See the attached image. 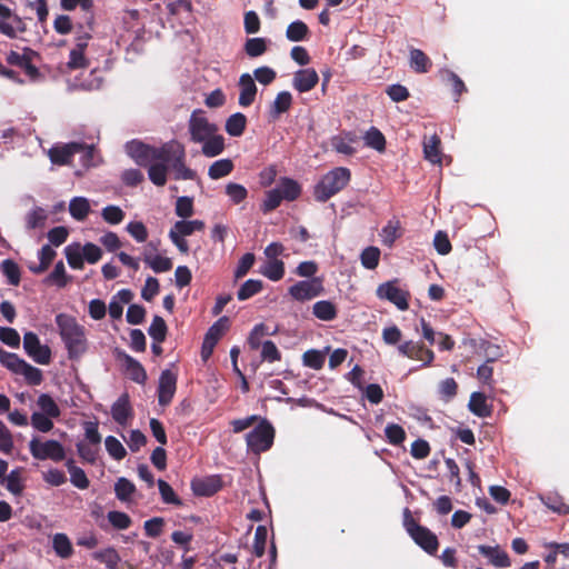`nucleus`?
<instances>
[{
  "label": "nucleus",
  "mask_w": 569,
  "mask_h": 569,
  "mask_svg": "<svg viewBox=\"0 0 569 569\" xmlns=\"http://www.w3.org/2000/svg\"><path fill=\"white\" fill-rule=\"evenodd\" d=\"M83 429L84 440L77 442V452L83 462L94 465L100 452V443L102 439L98 429V422L86 421L83 423Z\"/></svg>",
  "instance_id": "obj_5"
},
{
  "label": "nucleus",
  "mask_w": 569,
  "mask_h": 569,
  "mask_svg": "<svg viewBox=\"0 0 569 569\" xmlns=\"http://www.w3.org/2000/svg\"><path fill=\"white\" fill-rule=\"evenodd\" d=\"M283 196V199L288 201H295L301 194L300 184L290 178H282L278 188Z\"/></svg>",
  "instance_id": "obj_47"
},
{
  "label": "nucleus",
  "mask_w": 569,
  "mask_h": 569,
  "mask_svg": "<svg viewBox=\"0 0 569 569\" xmlns=\"http://www.w3.org/2000/svg\"><path fill=\"white\" fill-rule=\"evenodd\" d=\"M244 51L250 58L260 57L267 51V40L264 38L247 39Z\"/></svg>",
  "instance_id": "obj_57"
},
{
  "label": "nucleus",
  "mask_w": 569,
  "mask_h": 569,
  "mask_svg": "<svg viewBox=\"0 0 569 569\" xmlns=\"http://www.w3.org/2000/svg\"><path fill=\"white\" fill-rule=\"evenodd\" d=\"M104 447L110 457L114 460H122L127 456V450L123 445L113 436H108L104 439Z\"/></svg>",
  "instance_id": "obj_56"
},
{
  "label": "nucleus",
  "mask_w": 569,
  "mask_h": 569,
  "mask_svg": "<svg viewBox=\"0 0 569 569\" xmlns=\"http://www.w3.org/2000/svg\"><path fill=\"white\" fill-rule=\"evenodd\" d=\"M268 335V328L263 323L254 326L248 338L250 351L254 352L261 348L260 356H279L276 345L271 340H263Z\"/></svg>",
  "instance_id": "obj_14"
},
{
  "label": "nucleus",
  "mask_w": 569,
  "mask_h": 569,
  "mask_svg": "<svg viewBox=\"0 0 569 569\" xmlns=\"http://www.w3.org/2000/svg\"><path fill=\"white\" fill-rule=\"evenodd\" d=\"M167 323L160 316H154L148 329L149 336L156 342H163L167 337Z\"/></svg>",
  "instance_id": "obj_51"
},
{
  "label": "nucleus",
  "mask_w": 569,
  "mask_h": 569,
  "mask_svg": "<svg viewBox=\"0 0 569 569\" xmlns=\"http://www.w3.org/2000/svg\"><path fill=\"white\" fill-rule=\"evenodd\" d=\"M37 405L40 409V413L47 415L52 419L60 417L61 411L59 406L48 393H41L38 397Z\"/></svg>",
  "instance_id": "obj_43"
},
{
  "label": "nucleus",
  "mask_w": 569,
  "mask_h": 569,
  "mask_svg": "<svg viewBox=\"0 0 569 569\" xmlns=\"http://www.w3.org/2000/svg\"><path fill=\"white\" fill-rule=\"evenodd\" d=\"M60 6L66 11H72L77 7H80L81 10H83L87 13H90L88 24H89V28L91 29L92 21H93V16L91 12V10L93 8V0H60Z\"/></svg>",
  "instance_id": "obj_50"
},
{
  "label": "nucleus",
  "mask_w": 569,
  "mask_h": 569,
  "mask_svg": "<svg viewBox=\"0 0 569 569\" xmlns=\"http://www.w3.org/2000/svg\"><path fill=\"white\" fill-rule=\"evenodd\" d=\"M90 211L89 201L82 197H76L70 201L69 212L78 221L84 220Z\"/></svg>",
  "instance_id": "obj_44"
},
{
  "label": "nucleus",
  "mask_w": 569,
  "mask_h": 569,
  "mask_svg": "<svg viewBox=\"0 0 569 569\" xmlns=\"http://www.w3.org/2000/svg\"><path fill=\"white\" fill-rule=\"evenodd\" d=\"M64 254L68 264L76 270H81L84 267V259L80 250V244H69L64 248Z\"/></svg>",
  "instance_id": "obj_52"
},
{
  "label": "nucleus",
  "mask_w": 569,
  "mask_h": 569,
  "mask_svg": "<svg viewBox=\"0 0 569 569\" xmlns=\"http://www.w3.org/2000/svg\"><path fill=\"white\" fill-rule=\"evenodd\" d=\"M128 233L138 242H144L148 239V229L141 221H131L127 224Z\"/></svg>",
  "instance_id": "obj_64"
},
{
  "label": "nucleus",
  "mask_w": 569,
  "mask_h": 569,
  "mask_svg": "<svg viewBox=\"0 0 569 569\" xmlns=\"http://www.w3.org/2000/svg\"><path fill=\"white\" fill-rule=\"evenodd\" d=\"M48 282L56 283L59 288H63L68 283V277L63 261H58L52 272L47 278Z\"/></svg>",
  "instance_id": "obj_62"
},
{
  "label": "nucleus",
  "mask_w": 569,
  "mask_h": 569,
  "mask_svg": "<svg viewBox=\"0 0 569 569\" xmlns=\"http://www.w3.org/2000/svg\"><path fill=\"white\" fill-rule=\"evenodd\" d=\"M29 450L31 456L38 460H53L61 461L66 457V451L63 446L57 440H46L41 441L39 438L34 437L29 442Z\"/></svg>",
  "instance_id": "obj_7"
},
{
  "label": "nucleus",
  "mask_w": 569,
  "mask_h": 569,
  "mask_svg": "<svg viewBox=\"0 0 569 569\" xmlns=\"http://www.w3.org/2000/svg\"><path fill=\"white\" fill-rule=\"evenodd\" d=\"M380 260V249L373 246L367 247L360 254V261L363 268L373 270L378 267Z\"/></svg>",
  "instance_id": "obj_54"
},
{
  "label": "nucleus",
  "mask_w": 569,
  "mask_h": 569,
  "mask_svg": "<svg viewBox=\"0 0 569 569\" xmlns=\"http://www.w3.org/2000/svg\"><path fill=\"white\" fill-rule=\"evenodd\" d=\"M312 313L322 321H331L337 317V307L329 300H321L313 305Z\"/></svg>",
  "instance_id": "obj_39"
},
{
  "label": "nucleus",
  "mask_w": 569,
  "mask_h": 569,
  "mask_svg": "<svg viewBox=\"0 0 569 569\" xmlns=\"http://www.w3.org/2000/svg\"><path fill=\"white\" fill-rule=\"evenodd\" d=\"M478 551L483 557L488 558L489 562L497 568H508L511 566L508 553L499 546L479 545Z\"/></svg>",
  "instance_id": "obj_23"
},
{
  "label": "nucleus",
  "mask_w": 569,
  "mask_h": 569,
  "mask_svg": "<svg viewBox=\"0 0 569 569\" xmlns=\"http://www.w3.org/2000/svg\"><path fill=\"white\" fill-rule=\"evenodd\" d=\"M82 147L80 142H70L63 146H56L49 150V157L52 163L58 166H66L71 163L76 153L80 152Z\"/></svg>",
  "instance_id": "obj_18"
},
{
  "label": "nucleus",
  "mask_w": 569,
  "mask_h": 569,
  "mask_svg": "<svg viewBox=\"0 0 569 569\" xmlns=\"http://www.w3.org/2000/svg\"><path fill=\"white\" fill-rule=\"evenodd\" d=\"M234 164L231 159H220L210 164L208 176L212 180H218L229 176L233 171Z\"/></svg>",
  "instance_id": "obj_37"
},
{
  "label": "nucleus",
  "mask_w": 569,
  "mask_h": 569,
  "mask_svg": "<svg viewBox=\"0 0 569 569\" xmlns=\"http://www.w3.org/2000/svg\"><path fill=\"white\" fill-rule=\"evenodd\" d=\"M26 29L22 18L8 6L0 2V33L9 39H16Z\"/></svg>",
  "instance_id": "obj_11"
},
{
  "label": "nucleus",
  "mask_w": 569,
  "mask_h": 569,
  "mask_svg": "<svg viewBox=\"0 0 569 569\" xmlns=\"http://www.w3.org/2000/svg\"><path fill=\"white\" fill-rule=\"evenodd\" d=\"M405 526L410 537L426 552L430 555L437 552L439 546L437 536L432 533L428 528L418 525L412 519L408 509L405 510Z\"/></svg>",
  "instance_id": "obj_6"
},
{
  "label": "nucleus",
  "mask_w": 569,
  "mask_h": 569,
  "mask_svg": "<svg viewBox=\"0 0 569 569\" xmlns=\"http://www.w3.org/2000/svg\"><path fill=\"white\" fill-rule=\"evenodd\" d=\"M273 437L274 430L271 425L261 422L247 435V446L252 452L260 453L271 447Z\"/></svg>",
  "instance_id": "obj_9"
},
{
  "label": "nucleus",
  "mask_w": 569,
  "mask_h": 569,
  "mask_svg": "<svg viewBox=\"0 0 569 569\" xmlns=\"http://www.w3.org/2000/svg\"><path fill=\"white\" fill-rule=\"evenodd\" d=\"M0 270L11 286H18L21 281V272L17 262L6 259L0 264Z\"/></svg>",
  "instance_id": "obj_48"
},
{
  "label": "nucleus",
  "mask_w": 569,
  "mask_h": 569,
  "mask_svg": "<svg viewBox=\"0 0 569 569\" xmlns=\"http://www.w3.org/2000/svg\"><path fill=\"white\" fill-rule=\"evenodd\" d=\"M421 330L423 338L429 342V345L438 346L439 351L451 350L455 345V341L450 336L442 332H436L423 318L421 319Z\"/></svg>",
  "instance_id": "obj_19"
},
{
  "label": "nucleus",
  "mask_w": 569,
  "mask_h": 569,
  "mask_svg": "<svg viewBox=\"0 0 569 569\" xmlns=\"http://www.w3.org/2000/svg\"><path fill=\"white\" fill-rule=\"evenodd\" d=\"M158 488H159V492L161 495V499H162V501L164 503L174 505V506H181L182 505V501L176 495L174 490L172 489V487L168 482H166L162 479H159L158 480Z\"/></svg>",
  "instance_id": "obj_59"
},
{
  "label": "nucleus",
  "mask_w": 569,
  "mask_h": 569,
  "mask_svg": "<svg viewBox=\"0 0 569 569\" xmlns=\"http://www.w3.org/2000/svg\"><path fill=\"white\" fill-rule=\"evenodd\" d=\"M318 81L319 76L315 69H300L293 76L292 86L298 92L302 93L312 90Z\"/></svg>",
  "instance_id": "obj_21"
},
{
  "label": "nucleus",
  "mask_w": 569,
  "mask_h": 569,
  "mask_svg": "<svg viewBox=\"0 0 569 569\" xmlns=\"http://www.w3.org/2000/svg\"><path fill=\"white\" fill-rule=\"evenodd\" d=\"M263 289V283L258 279H249L244 281L237 292L239 301H244L258 295Z\"/></svg>",
  "instance_id": "obj_45"
},
{
  "label": "nucleus",
  "mask_w": 569,
  "mask_h": 569,
  "mask_svg": "<svg viewBox=\"0 0 569 569\" xmlns=\"http://www.w3.org/2000/svg\"><path fill=\"white\" fill-rule=\"evenodd\" d=\"M33 54L34 52L29 48H26L23 53L10 51L7 54V62L10 66H16L23 69L26 74L30 79L34 80L39 76V70L31 61Z\"/></svg>",
  "instance_id": "obj_17"
},
{
  "label": "nucleus",
  "mask_w": 569,
  "mask_h": 569,
  "mask_svg": "<svg viewBox=\"0 0 569 569\" xmlns=\"http://www.w3.org/2000/svg\"><path fill=\"white\" fill-rule=\"evenodd\" d=\"M52 547L54 552L63 559L71 557L73 553L71 541L66 533H56L52 538Z\"/></svg>",
  "instance_id": "obj_42"
},
{
  "label": "nucleus",
  "mask_w": 569,
  "mask_h": 569,
  "mask_svg": "<svg viewBox=\"0 0 569 569\" xmlns=\"http://www.w3.org/2000/svg\"><path fill=\"white\" fill-rule=\"evenodd\" d=\"M178 375L171 369L161 372L158 385V400L161 406H168L177 389Z\"/></svg>",
  "instance_id": "obj_16"
},
{
  "label": "nucleus",
  "mask_w": 569,
  "mask_h": 569,
  "mask_svg": "<svg viewBox=\"0 0 569 569\" xmlns=\"http://www.w3.org/2000/svg\"><path fill=\"white\" fill-rule=\"evenodd\" d=\"M48 219L47 211L41 207H36L26 217V226L29 230L42 228Z\"/></svg>",
  "instance_id": "obj_53"
},
{
  "label": "nucleus",
  "mask_w": 569,
  "mask_h": 569,
  "mask_svg": "<svg viewBox=\"0 0 569 569\" xmlns=\"http://www.w3.org/2000/svg\"><path fill=\"white\" fill-rule=\"evenodd\" d=\"M283 200V196L278 188L267 191L263 203L261 204V210L263 213H268L277 209L281 201Z\"/></svg>",
  "instance_id": "obj_60"
},
{
  "label": "nucleus",
  "mask_w": 569,
  "mask_h": 569,
  "mask_svg": "<svg viewBox=\"0 0 569 569\" xmlns=\"http://www.w3.org/2000/svg\"><path fill=\"white\" fill-rule=\"evenodd\" d=\"M56 325L69 356H80L88 351L86 328L74 317L59 313L56 316Z\"/></svg>",
  "instance_id": "obj_3"
},
{
  "label": "nucleus",
  "mask_w": 569,
  "mask_h": 569,
  "mask_svg": "<svg viewBox=\"0 0 569 569\" xmlns=\"http://www.w3.org/2000/svg\"><path fill=\"white\" fill-rule=\"evenodd\" d=\"M111 416L113 420L124 427L129 423V421L133 417V410L130 405V399L128 393L121 395L117 401L111 407Z\"/></svg>",
  "instance_id": "obj_20"
},
{
  "label": "nucleus",
  "mask_w": 569,
  "mask_h": 569,
  "mask_svg": "<svg viewBox=\"0 0 569 569\" xmlns=\"http://www.w3.org/2000/svg\"><path fill=\"white\" fill-rule=\"evenodd\" d=\"M206 224L202 220H179L177 221L173 227L170 229L173 232L182 236L188 237L191 236L196 231H202L204 229Z\"/></svg>",
  "instance_id": "obj_38"
},
{
  "label": "nucleus",
  "mask_w": 569,
  "mask_h": 569,
  "mask_svg": "<svg viewBox=\"0 0 569 569\" xmlns=\"http://www.w3.org/2000/svg\"><path fill=\"white\" fill-rule=\"evenodd\" d=\"M228 328L229 319L227 317H221L208 329L202 342L201 356H212L216 345L222 338Z\"/></svg>",
  "instance_id": "obj_15"
},
{
  "label": "nucleus",
  "mask_w": 569,
  "mask_h": 569,
  "mask_svg": "<svg viewBox=\"0 0 569 569\" xmlns=\"http://www.w3.org/2000/svg\"><path fill=\"white\" fill-rule=\"evenodd\" d=\"M409 59L411 69L417 73H427L432 67L430 58L420 49L412 48Z\"/></svg>",
  "instance_id": "obj_29"
},
{
  "label": "nucleus",
  "mask_w": 569,
  "mask_h": 569,
  "mask_svg": "<svg viewBox=\"0 0 569 569\" xmlns=\"http://www.w3.org/2000/svg\"><path fill=\"white\" fill-rule=\"evenodd\" d=\"M469 410L480 417L486 418L491 415V407L487 403V398L482 392H472L468 403Z\"/></svg>",
  "instance_id": "obj_31"
},
{
  "label": "nucleus",
  "mask_w": 569,
  "mask_h": 569,
  "mask_svg": "<svg viewBox=\"0 0 569 569\" xmlns=\"http://www.w3.org/2000/svg\"><path fill=\"white\" fill-rule=\"evenodd\" d=\"M143 261L156 272V273H160V272H167L169 270L172 269V261L170 258L168 257H162V256H159V254H156V256H152L151 253H149L147 251V249L144 250V253H143Z\"/></svg>",
  "instance_id": "obj_36"
},
{
  "label": "nucleus",
  "mask_w": 569,
  "mask_h": 569,
  "mask_svg": "<svg viewBox=\"0 0 569 569\" xmlns=\"http://www.w3.org/2000/svg\"><path fill=\"white\" fill-rule=\"evenodd\" d=\"M176 214L182 219L190 218L193 210V199L187 196L179 197L176 201Z\"/></svg>",
  "instance_id": "obj_61"
},
{
  "label": "nucleus",
  "mask_w": 569,
  "mask_h": 569,
  "mask_svg": "<svg viewBox=\"0 0 569 569\" xmlns=\"http://www.w3.org/2000/svg\"><path fill=\"white\" fill-rule=\"evenodd\" d=\"M134 491V485L127 478H119L114 485L116 496L121 501H128Z\"/></svg>",
  "instance_id": "obj_58"
},
{
  "label": "nucleus",
  "mask_w": 569,
  "mask_h": 569,
  "mask_svg": "<svg viewBox=\"0 0 569 569\" xmlns=\"http://www.w3.org/2000/svg\"><path fill=\"white\" fill-rule=\"evenodd\" d=\"M247 127V117L241 112L231 114L224 124L227 133L231 137H240Z\"/></svg>",
  "instance_id": "obj_33"
},
{
  "label": "nucleus",
  "mask_w": 569,
  "mask_h": 569,
  "mask_svg": "<svg viewBox=\"0 0 569 569\" xmlns=\"http://www.w3.org/2000/svg\"><path fill=\"white\" fill-rule=\"evenodd\" d=\"M309 36V27L301 20H296L289 23L286 30V38L291 42L305 41Z\"/></svg>",
  "instance_id": "obj_32"
},
{
  "label": "nucleus",
  "mask_w": 569,
  "mask_h": 569,
  "mask_svg": "<svg viewBox=\"0 0 569 569\" xmlns=\"http://www.w3.org/2000/svg\"><path fill=\"white\" fill-rule=\"evenodd\" d=\"M93 559L104 563L109 569H119L120 556L114 548H106L94 551Z\"/></svg>",
  "instance_id": "obj_41"
},
{
  "label": "nucleus",
  "mask_w": 569,
  "mask_h": 569,
  "mask_svg": "<svg viewBox=\"0 0 569 569\" xmlns=\"http://www.w3.org/2000/svg\"><path fill=\"white\" fill-rule=\"evenodd\" d=\"M147 167L150 181L157 187H163L167 183L168 170H171L168 161L156 160Z\"/></svg>",
  "instance_id": "obj_25"
},
{
  "label": "nucleus",
  "mask_w": 569,
  "mask_h": 569,
  "mask_svg": "<svg viewBox=\"0 0 569 569\" xmlns=\"http://www.w3.org/2000/svg\"><path fill=\"white\" fill-rule=\"evenodd\" d=\"M56 256L57 253L51 246L44 244L39 251V264L29 266V270L34 274L43 273L49 268Z\"/></svg>",
  "instance_id": "obj_35"
},
{
  "label": "nucleus",
  "mask_w": 569,
  "mask_h": 569,
  "mask_svg": "<svg viewBox=\"0 0 569 569\" xmlns=\"http://www.w3.org/2000/svg\"><path fill=\"white\" fill-rule=\"evenodd\" d=\"M23 348L28 356H50V349L41 346L38 336L32 332H26L23 336Z\"/></svg>",
  "instance_id": "obj_28"
},
{
  "label": "nucleus",
  "mask_w": 569,
  "mask_h": 569,
  "mask_svg": "<svg viewBox=\"0 0 569 569\" xmlns=\"http://www.w3.org/2000/svg\"><path fill=\"white\" fill-rule=\"evenodd\" d=\"M126 151L137 164L147 167L156 160L168 161L176 180H194L197 172L186 164V149L182 143L171 140L161 147H152L138 140L126 144Z\"/></svg>",
  "instance_id": "obj_1"
},
{
  "label": "nucleus",
  "mask_w": 569,
  "mask_h": 569,
  "mask_svg": "<svg viewBox=\"0 0 569 569\" xmlns=\"http://www.w3.org/2000/svg\"><path fill=\"white\" fill-rule=\"evenodd\" d=\"M292 104V94L289 91H281L277 94L274 101L270 107V118L272 120L279 119V117L289 111Z\"/></svg>",
  "instance_id": "obj_27"
},
{
  "label": "nucleus",
  "mask_w": 569,
  "mask_h": 569,
  "mask_svg": "<svg viewBox=\"0 0 569 569\" xmlns=\"http://www.w3.org/2000/svg\"><path fill=\"white\" fill-rule=\"evenodd\" d=\"M226 194L233 204H240L248 197V190L244 186L237 182H229L226 186Z\"/></svg>",
  "instance_id": "obj_55"
},
{
  "label": "nucleus",
  "mask_w": 569,
  "mask_h": 569,
  "mask_svg": "<svg viewBox=\"0 0 569 569\" xmlns=\"http://www.w3.org/2000/svg\"><path fill=\"white\" fill-rule=\"evenodd\" d=\"M31 426L40 432H49L53 428L52 418L36 411L31 415Z\"/></svg>",
  "instance_id": "obj_63"
},
{
  "label": "nucleus",
  "mask_w": 569,
  "mask_h": 569,
  "mask_svg": "<svg viewBox=\"0 0 569 569\" xmlns=\"http://www.w3.org/2000/svg\"><path fill=\"white\" fill-rule=\"evenodd\" d=\"M365 142L368 147L381 152L386 149V138L382 132L376 128L371 127L363 137Z\"/></svg>",
  "instance_id": "obj_49"
},
{
  "label": "nucleus",
  "mask_w": 569,
  "mask_h": 569,
  "mask_svg": "<svg viewBox=\"0 0 569 569\" xmlns=\"http://www.w3.org/2000/svg\"><path fill=\"white\" fill-rule=\"evenodd\" d=\"M351 179V171L345 167H337L328 171L315 186L313 196L319 202H326L347 187Z\"/></svg>",
  "instance_id": "obj_4"
},
{
  "label": "nucleus",
  "mask_w": 569,
  "mask_h": 569,
  "mask_svg": "<svg viewBox=\"0 0 569 569\" xmlns=\"http://www.w3.org/2000/svg\"><path fill=\"white\" fill-rule=\"evenodd\" d=\"M0 361L12 372L23 376L29 385L38 386L41 383V371L27 363L22 358H0Z\"/></svg>",
  "instance_id": "obj_13"
},
{
  "label": "nucleus",
  "mask_w": 569,
  "mask_h": 569,
  "mask_svg": "<svg viewBox=\"0 0 569 569\" xmlns=\"http://www.w3.org/2000/svg\"><path fill=\"white\" fill-rule=\"evenodd\" d=\"M240 94L238 102L241 107L247 108L254 102L257 96V86L253 78L249 73H243L239 78Z\"/></svg>",
  "instance_id": "obj_22"
},
{
  "label": "nucleus",
  "mask_w": 569,
  "mask_h": 569,
  "mask_svg": "<svg viewBox=\"0 0 569 569\" xmlns=\"http://www.w3.org/2000/svg\"><path fill=\"white\" fill-rule=\"evenodd\" d=\"M380 236L385 246L391 247L401 236V226L399 220H390L381 229Z\"/></svg>",
  "instance_id": "obj_46"
},
{
  "label": "nucleus",
  "mask_w": 569,
  "mask_h": 569,
  "mask_svg": "<svg viewBox=\"0 0 569 569\" xmlns=\"http://www.w3.org/2000/svg\"><path fill=\"white\" fill-rule=\"evenodd\" d=\"M288 292L297 301L311 300L323 292V281L321 278L301 280L292 284Z\"/></svg>",
  "instance_id": "obj_12"
},
{
  "label": "nucleus",
  "mask_w": 569,
  "mask_h": 569,
  "mask_svg": "<svg viewBox=\"0 0 569 569\" xmlns=\"http://www.w3.org/2000/svg\"><path fill=\"white\" fill-rule=\"evenodd\" d=\"M358 137L353 132H345L343 134L333 136L331 138V147L335 151L338 153L345 154V156H352L356 153V148H353L351 144L357 142Z\"/></svg>",
  "instance_id": "obj_24"
},
{
  "label": "nucleus",
  "mask_w": 569,
  "mask_h": 569,
  "mask_svg": "<svg viewBox=\"0 0 569 569\" xmlns=\"http://www.w3.org/2000/svg\"><path fill=\"white\" fill-rule=\"evenodd\" d=\"M74 48L69 53L68 68L71 70L84 69L89 67V60L84 56L88 48L91 34L83 29V26L78 27Z\"/></svg>",
  "instance_id": "obj_10"
},
{
  "label": "nucleus",
  "mask_w": 569,
  "mask_h": 569,
  "mask_svg": "<svg viewBox=\"0 0 569 569\" xmlns=\"http://www.w3.org/2000/svg\"><path fill=\"white\" fill-rule=\"evenodd\" d=\"M440 144L441 141L437 134H433L427 141L423 142L425 158L431 163L441 162Z\"/></svg>",
  "instance_id": "obj_40"
},
{
  "label": "nucleus",
  "mask_w": 569,
  "mask_h": 569,
  "mask_svg": "<svg viewBox=\"0 0 569 569\" xmlns=\"http://www.w3.org/2000/svg\"><path fill=\"white\" fill-rule=\"evenodd\" d=\"M376 295L380 300L393 303L401 311L409 308L410 293L398 287L397 279L379 284Z\"/></svg>",
  "instance_id": "obj_8"
},
{
  "label": "nucleus",
  "mask_w": 569,
  "mask_h": 569,
  "mask_svg": "<svg viewBox=\"0 0 569 569\" xmlns=\"http://www.w3.org/2000/svg\"><path fill=\"white\" fill-rule=\"evenodd\" d=\"M194 495L209 497L220 489V481L217 478L196 479L191 482Z\"/></svg>",
  "instance_id": "obj_30"
},
{
  "label": "nucleus",
  "mask_w": 569,
  "mask_h": 569,
  "mask_svg": "<svg viewBox=\"0 0 569 569\" xmlns=\"http://www.w3.org/2000/svg\"><path fill=\"white\" fill-rule=\"evenodd\" d=\"M121 367L129 379L137 383H144L147 379L146 370L134 358H123Z\"/></svg>",
  "instance_id": "obj_26"
},
{
  "label": "nucleus",
  "mask_w": 569,
  "mask_h": 569,
  "mask_svg": "<svg viewBox=\"0 0 569 569\" xmlns=\"http://www.w3.org/2000/svg\"><path fill=\"white\" fill-rule=\"evenodd\" d=\"M188 132L190 141L201 143V152L207 158H214L226 149V140L219 133V127L210 122L202 109L191 112L188 120Z\"/></svg>",
  "instance_id": "obj_2"
},
{
  "label": "nucleus",
  "mask_w": 569,
  "mask_h": 569,
  "mask_svg": "<svg viewBox=\"0 0 569 569\" xmlns=\"http://www.w3.org/2000/svg\"><path fill=\"white\" fill-rule=\"evenodd\" d=\"M284 262L282 260H267L260 269V273L271 281H279L284 276Z\"/></svg>",
  "instance_id": "obj_34"
}]
</instances>
